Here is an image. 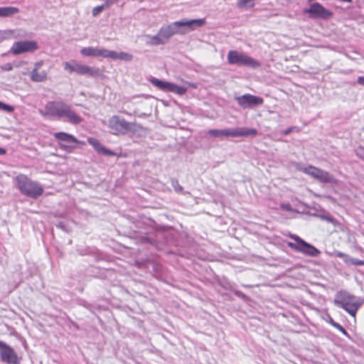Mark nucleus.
<instances>
[{
  "instance_id": "obj_1",
  "label": "nucleus",
  "mask_w": 364,
  "mask_h": 364,
  "mask_svg": "<svg viewBox=\"0 0 364 364\" xmlns=\"http://www.w3.org/2000/svg\"><path fill=\"white\" fill-rule=\"evenodd\" d=\"M38 113L45 118L63 119L73 124H78L82 121L71 106L63 100L48 102L44 109H38Z\"/></svg>"
},
{
  "instance_id": "obj_2",
  "label": "nucleus",
  "mask_w": 364,
  "mask_h": 364,
  "mask_svg": "<svg viewBox=\"0 0 364 364\" xmlns=\"http://www.w3.org/2000/svg\"><path fill=\"white\" fill-rule=\"evenodd\" d=\"M205 23V21L203 18L191 20L182 19L181 21H175L167 26L162 27L159 30L160 35L162 36L166 41L176 33H186L204 26Z\"/></svg>"
},
{
  "instance_id": "obj_3",
  "label": "nucleus",
  "mask_w": 364,
  "mask_h": 364,
  "mask_svg": "<svg viewBox=\"0 0 364 364\" xmlns=\"http://www.w3.org/2000/svg\"><path fill=\"white\" fill-rule=\"evenodd\" d=\"M107 126L111 133L114 135L126 134L128 132L134 133L142 129L141 126L136 122H127L124 118L118 115L112 116L108 120Z\"/></svg>"
},
{
  "instance_id": "obj_4",
  "label": "nucleus",
  "mask_w": 364,
  "mask_h": 364,
  "mask_svg": "<svg viewBox=\"0 0 364 364\" xmlns=\"http://www.w3.org/2000/svg\"><path fill=\"white\" fill-rule=\"evenodd\" d=\"M16 181L21 193L25 196L36 198L43 194V187L37 182L31 181L26 175H18L16 177Z\"/></svg>"
},
{
  "instance_id": "obj_5",
  "label": "nucleus",
  "mask_w": 364,
  "mask_h": 364,
  "mask_svg": "<svg viewBox=\"0 0 364 364\" xmlns=\"http://www.w3.org/2000/svg\"><path fill=\"white\" fill-rule=\"evenodd\" d=\"M257 133L256 129H249L246 127L228 128L223 129H209L206 134L214 138H228L255 136Z\"/></svg>"
},
{
  "instance_id": "obj_6",
  "label": "nucleus",
  "mask_w": 364,
  "mask_h": 364,
  "mask_svg": "<svg viewBox=\"0 0 364 364\" xmlns=\"http://www.w3.org/2000/svg\"><path fill=\"white\" fill-rule=\"evenodd\" d=\"M334 304L346 310L350 315L355 316L361 304L358 301L355 296L346 291H341L336 295Z\"/></svg>"
},
{
  "instance_id": "obj_7",
  "label": "nucleus",
  "mask_w": 364,
  "mask_h": 364,
  "mask_svg": "<svg viewBox=\"0 0 364 364\" xmlns=\"http://www.w3.org/2000/svg\"><path fill=\"white\" fill-rule=\"evenodd\" d=\"M295 167L298 171L311 176L321 183H337V180L334 176L324 170L313 166H303L300 164H296Z\"/></svg>"
},
{
  "instance_id": "obj_8",
  "label": "nucleus",
  "mask_w": 364,
  "mask_h": 364,
  "mask_svg": "<svg viewBox=\"0 0 364 364\" xmlns=\"http://www.w3.org/2000/svg\"><path fill=\"white\" fill-rule=\"evenodd\" d=\"M64 68L70 73H76L79 75L87 77H97L102 75V72L100 68L82 65L75 60L65 62L64 63Z\"/></svg>"
},
{
  "instance_id": "obj_9",
  "label": "nucleus",
  "mask_w": 364,
  "mask_h": 364,
  "mask_svg": "<svg viewBox=\"0 0 364 364\" xmlns=\"http://www.w3.org/2000/svg\"><path fill=\"white\" fill-rule=\"evenodd\" d=\"M228 61L230 64L242 65L255 68L259 66V63L254 58L244 53L237 50H230L228 53Z\"/></svg>"
},
{
  "instance_id": "obj_10",
  "label": "nucleus",
  "mask_w": 364,
  "mask_h": 364,
  "mask_svg": "<svg viewBox=\"0 0 364 364\" xmlns=\"http://www.w3.org/2000/svg\"><path fill=\"white\" fill-rule=\"evenodd\" d=\"M55 139L58 141L60 149L71 152L77 146L76 144H84L83 142L80 141L74 136L65 132H57L54 134Z\"/></svg>"
},
{
  "instance_id": "obj_11",
  "label": "nucleus",
  "mask_w": 364,
  "mask_h": 364,
  "mask_svg": "<svg viewBox=\"0 0 364 364\" xmlns=\"http://www.w3.org/2000/svg\"><path fill=\"white\" fill-rule=\"evenodd\" d=\"M38 46L35 41H21L15 42L10 49V52L14 55H18L25 53H31L36 50Z\"/></svg>"
},
{
  "instance_id": "obj_12",
  "label": "nucleus",
  "mask_w": 364,
  "mask_h": 364,
  "mask_svg": "<svg viewBox=\"0 0 364 364\" xmlns=\"http://www.w3.org/2000/svg\"><path fill=\"white\" fill-rule=\"evenodd\" d=\"M0 358L7 364H19V358L14 350L5 342L0 341Z\"/></svg>"
},
{
  "instance_id": "obj_13",
  "label": "nucleus",
  "mask_w": 364,
  "mask_h": 364,
  "mask_svg": "<svg viewBox=\"0 0 364 364\" xmlns=\"http://www.w3.org/2000/svg\"><path fill=\"white\" fill-rule=\"evenodd\" d=\"M287 245L296 252H301L309 257H317L320 255L321 252L316 247L307 243L302 240L299 244H294L289 242Z\"/></svg>"
},
{
  "instance_id": "obj_14",
  "label": "nucleus",
  "mask_w": 364,
  "mask_h": 364,
  "mask_svg": "<svg viewBox=\"0 0 364 364\" xmlns=\"http://www.w3.org/2000/svg\"><path fill=\"white\" fill-rule=\"evenodd\" d=\"M235 100L243 109L253 108L256 106L262 105L264 102L262 97L252 95L250 94H245L242 96L235 97Z\"/></svg>"
},
{
  "instance_id": "obj_15",
  "label": "nucleus",
  "mask_w": 364,
  "mask_h": 364,
  "mask_svg": "<svg viewBox=\"0 0 364 364\" xmlns=\"http://www.w3.org/2000/svg\"><path fill=\"white\" fill-rule=\"evenodd\" d=\"M305 12L309 14L311 18H328L332 15L331 12L326 9L318 3L311 4L310 8L306 9Z\"/></svg>"
},
{
  "instance_id": "obj_16",
  "label": "nucleus",
  "mask_w": 364,
  "mask_h": 364,
  "mask_svg": "<svg viewBox=\"0 0 364 364\" xmlns=\"http://www.w3.org/2000/svg\"><path fill=\"white\" fill-rule=\"evenodd\" d=\"M109 50L101 48L86 47L80 50V53L84 56L103 57L107 58Z\"/></svg>"
},
{
  "instance_id": "obj_17",
  "label": "nucleus",
  "mask_w": 364,
  "mask_h": 364,
  "mask_svg": "<svg viewBox=\"0 0 364 364\" xmlns=\"http://www.w3.org/2000/svg\"><path fill=\"white\" fill-rule=\"evenodd\" d=\"M26 33L21 29H5L0 30V43L12 38H23Z\"/></svg>"
},
{
  "instance_id": "obj_18",
  "label": "nucleus",
  "mask_w": 364,
  "mask_h": 364,
  "mask_svg": "<svg viewBox=\"0 0 364 364\" xmlns=\"http://www.w3.org/2000/svg\"><path fill=\"white\" fill-rule=\"evenodd\" d=\"M88 142L100 154L105 156H115L116 154L104 146L99 140L95 138H89Z\"/></svg>"
},
{
  "instance_id": "obj_19",
  "label": "nucleus",
  "mask_w": 364,
  "mask_h": 364,
  "mask_svg": "<svg viewBox=\"0 0 364 364\" xmlns=\"http://www.w3.org/2000/svg\"><path fill=\"white\" fill-rule=\"evenodd\" d=\"M336 255L338 257L343 259V260L347 264H352V265H355V266L364 265V261L353 258V257H350L349 255H346V254H345L343 252H336Z\"/></svg>"
},
{
  "instance_id": "obj_20",
  "label": "nucleus",
  "mask_w": 364,
  "mask_h": 364,
  "mask_svg": "<svg viewBox=\"0 0 364 364\" xmlns=\"http://www.w3.org/2000/svg\"><path fill=\"white\" fill-rule=\"evenodd\" d=\"M107 56H108L107 58L114 60L119 59L124 61H131L133 59V55L130 53L125 52L117 53L113 50H109L108 55H107Z\"/></svg>"
},
{
  "instance_id": "obj_21",
  "label": "nucleus",
  "mask_w": 364,
  "mask_h": 364,
  "mask_svg": "<svg viewBox=\"0 0 364 364\" xmlns=\"http://www.w3.org/2000/svg\"><path fill=\"white\" fill-rule=\"evenodd\" d=\"M19 9L14 6H2L0 7V18L11 17L19 13Z\"/></svg>"
},
{
  "instance_id": "obj_22",
  "label": "nucleus",
  "mask_w": 364,
  "mask_h": 364,
  "mask_svg": "<svg viewBox=\"0 0 364 364\" xmlns=\"http://www.w3.org/2000/svg\"><path fill=\"white\" fill-rule=\"evenodd\" d=\"M150 82L156 87L158 89H159L161 91L164 92H168L170 88L171 82L162 81L159 79H157L156 77H151L149 80Z\"/></svg>"
},
{
  "instance_id": "obj_23",
  "label": "nucleus",
  "mask_w": 364,
  "mask_h": 364,
  "mask_svg": "<svg viewBox=\"0 0 364 364\" xmlns=\"http://www.w3.org/2000/svg\"><path fill=\"white\" fill-rule=\"evenodd\" d=\"M31 79L36 82H44L47 79V73L45 70L38 72L36 69H33L31 73Z\"/></svg>"
},
{
  "instance_id": "obj_24",
  "label": "nucleus",
  "mask_w": 364,
  "mask_h": 364,
  "mask_svg": "<svg viewBox=\"0 0 364 364\" xmlns=\"http://www.w3.org/2000/svg\"><path fill=\"white\" fill-rule=\"evenodd\" d=\"M255 0H237V7L242 9H247L254 7Z\"/></svg>"
},
{
  "instance_id": "obj_25",
  "label": "nucleus",
  "mask_w": 364,
  "mask_h": 364,
  "mask_svg": "<svg viewBox=\"0 0 364 364\" xmlns=\"http://www.w3.org/2000/svg\"><path fill=\"white\" fill-rule=\"evenodd\" d=\"M187 87L183 86H178L174 83L171 82L170 88L168 92H173L178 95H183L187 92Z\"/></svg>"
},
{
  "instance_id": "obj_26",
  "label": "nucleus",
  "mask_w": 364,
  "mask_h": 364,
  "mask_svg": "<svg viewBox=\"0 0 364 364\" xmlns=\"http://www.w3.org/2000/svg\"><path fill=\"white\" fill-rule=\"evenodd\" d=\"M151 44L157 46V45H161L165 43L166 41L162 37V36L160 35V31H159L157 35H155L154 36L151 37Z\"/></svg>"
},
{
  "instance_id": "obj_27",
  "label": "nucleus",
  "mask_w": 364,
  "mask_h": 364,
  "mask_svg": "<svg viewBox=\"0 0 364 364\" xmlns=\"http://www.w3.org/2000/svg\"><path fill=\"white\" fill-rule=\"evenodd\" d=\"M171 186L176 193H182L183 187L179 184L177 179H171Z\"/></svg>"
},
{
  "instance_id": "obj_28",
  "label": "nucleus",
  "mask_w": 364,
  "mask_h": 364,
  "mask_svg": "<svg viewBox=\"0 0 364 364\" xmlns=\"http://www.w3.org/2000/svg\"><path fill=\"white\" fill-rule=\"evenodd\" d=\"M107 6H108L107 4H104V5L97 6L93 8V9L92 11V16H98Z\"/></svg>"
},
{
  "instance_id": "obj_29",
  "label": "nucleus",
  "mask_w": 364,
  "mask_h": 364,
  "mask_svg": "<svg viewBox=\"0 0 364 364\" xmlns=\"http://www.w3.org/2000/svg\"><path fill=\"white\" fill-rule=\"evenodd\" d=\"M0 109L11 113L14 112V108L13 106L5 104L0 101Z\"/></svg>"
},
{
  "instance_id": "obj_30",
  "label": "nucleus",
  "mask_w": 364,
  "mask_h": 364,
  "mask_svg": "<svg viewBox=\"0 0 364 364\" xmlns=\"http://www.w3.org/2000/svg\"><path fill=\"white\" fill-rule=\"evenodd\" d=\"M330 323L333 326L336 328L338 330H339L344 335H347L348 334L346 331L345 330V328L342 326H341L339 323H338L337 322L334 321L331 318H330Z\"/></svg>"
},
{
  "instance_id": "obj_31",
  "label": "nucleus",
  "mask_w": 364,
  "mask_h": 364,
  "mask_svg": "<svg viewBox=\"0 0 364 364\" xmlns=\"http://www.w3.org/2000/svg\"><path fill=\"white\" fill-rule=\"evenodd\" d=\"M0 68L4 71H11L13 69V65L11 63H8L3 65H1Z\"/></svg>"
},
{
  "instance_id": "obj_32",
  "label": "nucleus",
  "mask_w": 364,
  "mask_h": 364,
  "mask_svg": "<svg viewBox=\"0 0 364 364\" xmlns=\"http://www.w3.org/2000/svg\"><path fill=\"white\" fill-rule=\"evenodd\" d=\"M281 208L282 210H287V211H291L292 208L290 204L289 203H282L281 204Z\"/></svg>"
},
{
  "instance_id": "obj_33",
  "label": "nucleus",
  "mask_w": 364,
  "mask_h": 364,
  "mask_svg": "<svg viewBox=\"0 0 364 364\" xmlns=\"http://www.w3.org/2000/svg\"><path fill=\"white\" fill-rule=\"evenodd\" d=\"M289 237L296 242L294 244H299L302 240L301 237L294 234H290Z\"/></svg>"
},
{
  "instance_id": "obj_34",
  "label": "nucleus",
  "mask_w": 364,
  "mask_h": 364,
  "mask_svg": "<svg viewBox=\"0 0 364 364\" xmlns=\"http://www.w3.org/2000/svg\"><path fill=\"white\" fill-rule=\"evenodd\" d=\"M43 64V62L42 60L36 62L35 63V65H34V68L33 69H36V70L38 71V70L41 68Z\"/></svg>"
},
{
  "instance_id": "obj_35",
  "label": "nucleus",
  "mask_w": 364,
  "mask_h": 364,
  "mask_svg": "<svg viewBox=\"0 0 364 364\" xmlns=\"http://www.w3.org/2000/svg\"><path fill=\"white\" fill-rule=\"evenodd\" d=\"M296 127H289L288 129H287L286 130H284L283 132V135H288L289 134H290Z\"/></svg>"
},
{
  "instance_id": "obj_36",
  "label": "nucleus",
  "mask_w": 364,
  "mask_h": 364,
  "mask_svg": "<svg viewBox=\"0 0 364 364\" xmlns=\"http://www.w3.org/2000/svg\"><path fill=\"white\" fill-rule=\"evenodd\" d=\"M322 218L328 223H335L334 219L332 217L330 216H322Z\"/></svg>"
},
{
  "instance_id": "obj_37",
  "label": "nucleus",
  "mask_w": 364,
  "mask_h": 364,
  "mask_svg": "<svg viewBox=\"0 0 364 364\" xmlns=\"http://www.w3.org/2000/svg\"><path fill=\"white\" fill-rule=\"evenodd\" d=\"M357 82L359 85L364 86V76H360L358 77Z\"/></svg>"
},
{
  "instance_id": "obj_38",
  "label": "nucleus",
  "mask_w": 364,
  "mask_h": 364,
  "mask_svg": "<svg viewBox=\"0 0 364 364\" xmlns=\"http://www.w3.org/2000/svg\"><path fill=\"white\" fill-rule=\"evenodd\" d=\"M56 226H57L58 228H61V229H63V230H65L64 225H63V223H61V222H60V223H58V224L56 225Z\"/></svg>"
},
{
  "instance_id": "obj_39",
  "label": "nucleus",
  "mask_w": 364,
  "mask_h": 364,
  "mask_svg": "<svg viewBox=\"0 0 364 364\" xmlns=\"http://www.w3.org/2000/svg\"><path fill=\"white\" fill-rule=\"evenodd\" d=\"M6 153V150L0 147V155H4Z\"/></svg>"
},
{
  "instance_id": "obj_40",
  "label": "nucleus",
  "mask_w": 364,
  "mask_h": 364,
  "mask_svg": "<svg viewBox=\"0 0 364 364\" xmlns=\"http://www.w3.org/2000/svg\"><path fill=\"white\" fill-rule=\"evenodd\" d=\"M236 295L239 296H243V294L240 291H236L235 292Z\"/></svg>"
}]
</instances>
